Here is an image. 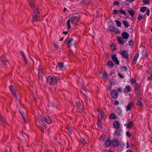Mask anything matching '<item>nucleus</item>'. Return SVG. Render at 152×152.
Returning a JSON list of instances; mask_svg holds the SVG:
<instances>
[{
    "mask_svg": "<svg viewBox=\"0 0 152 152\" xmlns=\"http://www.w3.org/2000/svg\"><path fill=\"white\" fill-rule=\"evenodd\" d=\"M79 20V18L78 17L76 16H73L70 17L69 20L67 22V28L68 29H70L71 28V24L74 25L76 24L78 22Z\"/></svg>",
    "mask_w": 152,
    "mask_h": 152,
    "instance_id": "1",
    "label": "nucleus"
},
{
    "mask_svg": "<svg viewBox=\"0 0 152 152\" xmlns=\"http://www.w3.org/2000/svg\"><path fill=\"white\" fill-rule=\"evenodd\" d=\"M58 77H57L50 76L47 79V81L48 83L51 85H54L57 82Z\"/></svg>",
    "mask_w": 152,
    "mask_h": 152,
    "instance_id": "2",
    "label": "nucleus"
},
{
    "mask_svg": "<svg viewBox=\"0 0 152 152\" xmlns=\"http://www.w3.org/2000/svg\"><path fill=\"white\" fill-rule=\"evenodd\" d=\"M39 11L37 8H35L33 10V21L34 22H36L38 20V18H39Z\"/></svg>",
    "mask_w": 152,
    "mask_h": 152,
    "instance_id": "3",
    "label": "nucleus"
},
{
    "mask_svg": "<svg viewBox=\"0 0 152 152\" xmlns=\"http://www.w3.org/2000/svg\"><path fill=\"white\" fill-rule=\"evenodd\" d=\"M66 66L64 65L62 63H58L56 66V70H61L64 71L65 69Z\"/></svg>",
    "mask_w": 152,
    "mask_h": 152,
    "instance_id": "4",
    "label": "nucleus"
},
{
    "mask_svg": "<svg viewBox=\"0 0 152 152\" xmlns=\"http://www.w3.org/2000/svg\"><path fill=\"white\" fill-rule=\"evenodd\" d=\"M111 95L114 99H116L118 96V94L116 90H112L111 91Z\"/></svg>",
    "mask_w": 152,
    "mask_h": 152,
    "instance_id": "5",
    "label": "nucleus"
},
{
    "mask_svg": "<svg viewBox=\"0 0 152 152\" xmlns=\"http://www.w3.org/2000/svg\"><path fill=\"white\" fill-rule=\"evenodd\" d=\"M75 44V42L72 38L69 39L67 42V45L69 47H71L72 46H75V47H76Z\"/></svg>",
    "mask_w": 152,
    "mask_h": 152,
    "instance_id": "6",
    "label": "nucleus"
},
{
    "mask_svg": "<svg viewBox=\"0 0 152 152\" xmlns=\"http://www.w3.org/2000/svg\"><path fill=\"white\" fill-rule=\"evenodd\" d=\"M0 60L2 62V64L4 66H7L8 63L4 55L1 56Z\"/></svg>",
    "mask_w": 152,
    "mask_h": 152,
    "instance_id": "7",
    "label": "nucleus"
},
{
    "mask_svg": "<svg viewBox=\"0 0 152 152\" xmlns=\"http://www.w3.org/2000/svg\"><path fill=\"white\" fill-rule=\"evenodd\" d=\"M112 59L113 62L115 63L116 64L118 65L119 64V61L118 59L116 57L115 55L112 54L111 55Z\"/></svg>",
    "mask_w": 152,
    "mask_h": 152,
    "instance_id": "8",
    "label": "nucleus"
},
{
    "mask_svg": "<svg viewBox=\"0 0 152 152\" xmlns=\"http://www.w3.org/2000/svg\"><path fill=\"white\" fill-rule=\"evenodd\" d=\"M109 29L110 31H113L116 33H120L118 29L113 26L110 27L109 28Z\"/></svg>",
    "mask_w": 152,
    "mask_h": 152,
    "instance_id": "9",
    "label": "nucleus"
},
{
    "mask_svg": "<svg viewBox=\"0 0 152 152\" xmlns=\"http://www.w3.org/2000/svg\"><path fill=\"white\" fill-rule=\"evenodd\" d=\"M122 130L121 129H118L115 132V134H116L117 137H120L121 135Z\"/></svg>",
    "mask_w": 152,
    "mask_h": 152,
    "instance_id": "10",
    "label": "nucleus"
},
{
    "mask_svg": "<svg viewBox=\"0 0 152 152\" xmlns=\"http://www.w3.org/2000/svg\"><path fill=\"white\" fill-rule=\"evenodd\" d=\"M134 106V104L132 102H129L126 107V110L128 111L131 110Z\"/></svg>",
    "mask_w": 152,
    "mask_h": 152,
    "instance_id": "11",
    "label": "nucleus"
},
{
    "mask_svg": "<svg viewBox=\"0 0 152 152\" xmlns=\"http://www.w3.org/2000/svg\"><path fill=\"white\" fill-rule=\"evenodd\" d=\"M21 54L22 56V58L24 60V63L26 66H27V60L26 58V56L24 54L23 51H22L21 52Z\"/></svg>",
    "mask_w": 152,
    "mask_h": 152,
    "instance_id": "12",
    "label": "nucleus"
},
{
    "mask_svg": "<svg viewBox=\"0 0 152 152\" xmlns=\"http://www.w3.org/2000/svg\"><path fill=\"white\" fill-rule=\"evenodd\" d=\"M112 144L113 146L114 147H116L119 145V142L117 139L112 140Z\"/></svg>",
    "mask_w": 152,
    "mask_h": 152,
    "instance_id": "13",
    "label": "nucleus"
},
{
    "mask_svg": "<svg viewBox=\"0 0 152 152\" xmlns=\"http://www.w3.org/2000/svg\"><path fill=\"white\" fill-rule=\"evenodd\" d=\"M131 88L129 86H127L125 87L124 89V92L125 94H126L130 92L131 90Z\"/></svg>",
    "mask_w": 152,
    "mask_h": 152,
    "instance_id": "14",
    "label": "nucleus"
},
{
    "mask_svg": "<svg viewBox=\"0 0 152 152\" xmlns=\"http://www.w3.org/2000/svg\"><path fill=\"white\" fill-rule=\"evenodd\" d=\"M10 90L15 95V96L16 98V100L18 102H19V101H18V97L16 96V95L15 94V91H14V88L12 86H10Z\"/></svg>",
    "mask_w": 152,
    "mask_h": 152,
    "instance_id": "15",
    "label": "nucleus"
},
{
    "mask_svg": "<svg viewBox=\"0 0 152 152\" xmlns=\"http://www.w3.org/2000/svg\"><path fill=\"white\" fill-rule=\"evenodd\" d=\"M121 35L123 38L125 39H127L129 36L128 34L126 32H124L122 33Z\"/></svg>",
    "mask_w": 152,
    "mask_h": 152,
    "instance_id": "16",
    "label": "nucleus"
},
{
    "mask_svg": "<svg viewBox=\"0 0 152 152\" xmlns=\"http://www.w3.org/2000/svg\"><path fill=\"white\" fill-rule=\"evenodd\" d=\"M133 123L132 122H128V124H124V126L127 128L129 129L131 128L133 126Z\"/></svg>",
    "mask_w": 152,
    "mask_h": 152,
    "instance_id": "17",
    "label": "nucleus"
},
{
    "mask_svg": "<svg viewBox=\"0 0 152 152\" xmlns=\"http://www.w3.org/2000/svg\"><path fill=\"white\" fill-rule=\"evenodd\" d=\"M45 122L48 124H50L52 121L51 118L48 116L45 117Z\"/></svg>",
    "mask_w": 152,
    "mask_h": 152,
    "instance_id": "18",
    "label": "nucleus"
},
{
    "mask_svg": "<svg viewBox=\"0 0 152 152\" xmlns=\"http://www.w3.org/2000/svg\"><path fill=\"white\" fill-rule=\"evenodd\" d=\"M113 126L116 129H118L120 127V124L118 122L115 121L113 122Z\"/></svg>",
    "mask_w": 152,
    "mask_h": 152,
    "instance_id": "19",
    "label": "nucleus"
},
{
    "mask_svg": "<svg viewBox=\"0 0 152 152\" xmlns=\"http://www.w3.org/2000/svg\"><path fill=\"white\" fill-rule=\"evenodd\" d=\"M122 56L125 58H128V55L127 51L126 50L123 51L122 53Z\"/></svg>",
    "mask_w": 152,
    "mask_h": 152,
    "instance_id": "20",
    "label": "nucleus"
},
{
    "mask_svg": "<svg viewBox=\"0 0 152 152\" xmlns=\"http://www.w3.org/2000/svg\"><path fill=\"white\" fill-rule=\"evenodd\" d=\"M115 113L119 115H121L122 114V111L121 109L119 107L116 108Z\"/></svg>",
    "mask_w": 152,
    "mask_h": 152,
    "instance_id": "21",
    "label": "nucleus"
},
{
    "mask_svg": "<svg viewBox=\"0 0 152 152\" xmlns=\"http://www.w3.org/2000/svg\"><path fill=\"white\" fill-rule=\"evenodd\" d=\"M19 112H20V114H21L23 120H24L25 123L26 124H27V122L26 121V120L25 118L23 115V114H24L23 113L22 110L20 108L19 109Z\"/></svg>",
    "mask_w": 152,
    "mask_h": 152,
    "instance_id": "22",
    "label": "nucleus"
},
{
    "mask_svg": "<svg viewBox=\"0 0 152 152\" xmlns=\"http://www.w3.org/2000/svg\"><path fill=\"white\" fill-rule=\"evenodd\" d=\"M137 104L139 106L141 107L142 106L143 104L142 102V100L141 98H140L138 100H137Z\"/></svg>",
    "mask_w": 152,
    "mask_h": 152,
    "instance_id": "23",
    "label": "nucleus"
},
{
    "mask_svg": "<svg viewBox=\"0 0 152 152\" xmlns=\"http://www.w3.org/2000/svg\"><path fill=\"white\" fill-rule=\"evenodd\" d=\"M128 11V13L131 16L133 17L134 16V12L131 9L129 10Z\"/></svg>",
    "mask_w": 152,
    "mask_h": 152,
    "instance_id": "24",
    "label": "nucleus"
},
{
    "mask_svg": "<svg viewBox=\"0 0 152 152\" xmlns=\"http://www.w3.org/2000/svg\"><path fill=\"white\" fill-rule=\"evenodd\" d=\"M108 65L110 68H112L113 66V64L111 61H109L108 62Z\"/></svg>",
    "mask_w": 152,
    "mask_h": 152,
    "instance_id": "25",
    "label": "nucleus"
},
{
    "mask_svg": "<svg viewBox=\"0 0 152 152\" xmlns=\"http://www.w3.org/2000/svg\"><path fill=\"white\" fill-rule=\"evenodd\" d=\"M110 144V141L109 140H107L105 142V145L107 147H108Z\"/></svg>",
    "mask_w": 152,
    "mask_h": 152,
    "instance_id": "26",
    "label": "nucleus"
},
{
    "mask_svg": "<svg viewBox=\"0 0 152 152\" xmlns=\"http://www.w3.org/2000/svg\"><path fill=\"white\" fill-rule=\"evenodd\" d=\"M118 41L122 44H124L123 39L121 37H118Z\"/></svg>",
    "mask_w": 152,
    "mask_h": 152,
    "instance_id": "27",
    "label": "nucleus"
},
{
    "mask_svg": "<svg viewBox=\"0 0 152 152\" xmlns=\"http://www.w3.org/2000/svg\"><path fill=\"white\" fill-rule=\"evenodd\" d=\"M98 111L100 114L101 119H102L104 116V112L102 111L99 110H98Z\"/></svg>",
    "mask_w": 152,
    "mask_h": 152,
    "instance_id": "28",
    "label": "nucleus"
},
{
    "mask_svg": "<svg viewBox=\"0 0 152 152\" xmlns=\"http://www.w3.org/2000/svg\"><path fill=\"white\" fill-rule=\"evenodd\" d=\"M110 119H115V115L114 113L111 114L109 116Z\"/></svg>",
    "mask_w": 152,
    "mask_h": 152,
    "instance_id": "29",
    "label": "nucleus"
},
{
    "mask_svg": "<svg viewBox=\"0 0 152 152\" xmlns=\"http://www.w3.org/2000/svg\"><path fill=\"white\" fill-rule=\"evenodd\" d=\"M123 23L124 25V26L126 27L127 28L129 26V24L128 22L126 21H123Z\"/></svg>",
    "mask_w": 152,
    "mask_h": 152,
    "instance_id": "30",
    "label": "nucleus"
},
{
    "mask_svg": "<svg viewBox=\"0 0 152 152\" xmlns=\"http://www.w3.org/2000/svg\"><path fill=\"white\" fill-rule=\"evenodd\" d=\"M115 21L117 26L119 27L121 26V23L120 21L117 20H115Z\"/></svg>",
    "mask_w": 152,
    "mask_h": 152,
    "instance_id": "31",
    "label": "nucleus"
},
{
    "mask_svg": "<svg viewBox=\"0 0 152 152\" xmlns=\"http://www.w3.org/2000/svg\"><path fill=\"white\" fill-rule=\"evenodd\" d=\"M67 130L69 134H72V130L70 127H68Z\"/></svg>",
    "mask_w": 152,
    "mask_h": 152,
    "instance_id": "32",
    "label": "nucleus"
},
{
    "mask_svg": "<svg viewBox=\"0 0 152 152\" xmlns=\"http://www.w3.org/2000/svg\"><path fill=\"white\" fill-rule=\"evenodd\" d=\"M0 121L3 123H6V122L5 119L4 118L1 117L0 116Z\"/></svg>",
    "mask_w": 152,
    "mask_h": 152,
    "instance_id": "33",
    "label": "nucleus"
},
{
    "mask_svg": "<svg viewBox=\"0 0 152 152\" xmlns=\"http://www.w3.org/2000/svg\"><path fill=\"white\" fill-rule=\"evenodd\" d=\"M121 70L122 72H126L127 70V68L125 66H122L121 68Z\"/></svg>",
    "mask_w": 152,
    "mask_h": 152,
    "instance_id": "34",
    "label": "nucleus"
},
{
    "mask_svg": "<svg viewBox=\"0 0 152 152\" xmlns=\"http://www.w3.org/2000/svg\"><path fill=\"white\" fill-rule=\"evenodd\" d=\"M119 11L120 12V13L123 14L124 15H126V12L124 10H119Z\"/></svg>",
    "mask_w": 152,
    "mask_h": 152,
    "instance_id": "35",
    "label": "nucleus"
},
{
    "mask_svg": "<svg viewBox=\"0 0 152 152\" xmlns=\"http://www.w3.org/2000/svg\"><path fill=\"white\" fill-rule=\"evenodd\" d=\"M134 88L136 91H137L139 89V87L138 84L136 83L135 84L134 86Z\"/></svg>",
    "mask_w": 152,
    "mask_h": 152,
    "instance_id": "36",
    "label": "nucleus"
},
{
    "mask_svg": "<svg viewBox=\"0 0 152 152\" xmlns=\"http://www.w3.org/2000/svg\"><path fill=\"white\" fill-rule=\"evenodd\" d=\"M102 77L103 79H106L107 78V77L108 76V75H107V74L105 73H104L102 74Z\"/></svg>",
    "mask_w": 152,
    "mask_h": 152,
    "instance_id": "37",
    "label": "nucleus"
},
{
    "mask_svg": "<svg viewBox=\"0 0 152 152\" xmlns=\"http://www.w3.org/2000/svg\"><path fill=\"white\" fill-rule=\"evenodd\" d=\"M146 10V7H142L140 8V11L142 12H144Z\"/></svg>",
    "mask_w": 152,
    "mask_h": 152,
    "instance_id": "38",
    "label": "nucleus"
},
{
    "mask_svg": "<svg viewBox=\"0 0 152 152\" xmlns=\"http://www.w3.org/2000/svg\"><path fill=\"white\" fill-rule=\"evenodd\" d=\"M142 15L141 14H139L138 17V20H142Z\"/></svg>",
    "mask_w": 152,
    "mask_h": 152,
    "instance_id": "39",
    "label": "nucleus"
},
{
    "mask_svg": "<svg viewBox=\"0 0 152 152\" xmlns=\"http://www.w3.org/2000/svg\"><path fill=\"white\" fill-rule=\"evenodd\" d=\"M129 45L131 46H133V41L132 40H130L129 42Z\"/></svg>",
    "mask_w": 152,
    "mask_h": 152,
    "instance_id": "40",
    "label": "nucleus"
},
{
    "mask_svg": "<svg viewBox=\"0 0 152 152\" xmlns=\"http://www.w3.org/2000/svg\"><path fill=\"white\" fill-rule=\"evenodd\" d=\"M142 1L143 3L147 4H148L149 3V1L148 0H142Z\"/></svg>",
    "mask_w": 152,
    "mask_h": 152,
    "instance_id": "41",
    "label": "nucleus"
},
{
    "mask_svg": "<svg viewBox=\"0 0 152 152\" xmlns=\"http://www.w3.org/2000/svg\"><path fill=\"white\" fill-rule=\"evenodd\" d=\"M98 118H99V117H98ZM101 121H100L99 119L98 120V123H97V125L99 127H100V128H101Z\"/></svg>",
    "mask_w": 152,
    "mask_h": 152,
    "instance_id": "42",
    "label": "nucleus"
},
{
    "mask_svg": "<svg viewBox=\"0 0 152 152\" xmlns=\"http://www.w3.org/2000/svg\"><path fill=\"white\" fill-rule=\"evenodd\" d=\"M82 142L84 144H85L86 143V141L84 138H83L82 139Z\"/></svg>",
    "mask_w": 152,
    "mask_h": 152,
    "instance_id": "43",
    "label": "nucleus"
},
{
    "mask_svg": "<svg viewBox=\"0 0 152 152\" xmlns=\"http://www.w3.org/2000/svg\"><path fill=\"white\" fill-rule=\"evenodd\" d=\"M126 136L129 137H130L131 136V134L129 132H126Z\"/></svg>",
    "mask_w": 152,
    "mask_h": 152,
    "instance_id": "44",
    "label": "nucleus"
},
{
    "mask_svg": "<svg viewBox=\"0 0 152 152\" xmlns=\"http://www.w3.org/2000/svg\"><path fill=\"white\" fill-rule=\"evenodd\" d=\"M29 4H30V7L31 8H33L34 6V4L33 3H32L31 2H30Z\"/></svg>",
    "mask_w": 152,
    "mask_h": 152,
    "instance_id": "45",
    "label": "nucleus"
},
{
    "mask_svg": "<svg viewBox=\"0 0 152 152\" xmlns=\"http://www.w3.org/2000/svg\"><path fill=\"white\" fill-rule=\"evenodd\" d=\"M39 129L40 130V131L42 132H44V129L41 126H39Z\"/></svg>",
    "mask_w": 152,
    "mask_h": 152,
    "instance_id": "46",
    "label": "nucleus"
},
{
    "mask_svg": "<svg viewBox=\"0 0 152 152\" xmlns=\"http://www.w3.org/2000/svg\"><path fill=\"white\" fill-rule=\"evenodd\" d=\"M118 76H119V77L121 78H123L124 77H123V75L120 73H118Z\"/></svg>",
    "mask_w": 152,
    "mask_h": 152,
    "instance_id": "47",
    "label": "nucleus"
},
{
    "mask_svg": "<svg viewBox=\"0 0 152 152\" xmlns=\"http://www.w3.org/2000/svg\"><path fill=\"white\" fill-rule=\"evenodd\" d=\"M113 14L115 15H117V11L116 10H113Z\"/></svg>",
    "mask_w": 152,
    "mask_h": 152,
    "instance_id": "48",
    "label": "nucleus"
},
{
    "mask_svg": "<svg viewBox=\"0 0 152 152\" xmlns=\"http://www.w3.org/2000/svg\"><path fill=\"white\" fill-rule=\"evenodd\" d=\"M114 4L115 5H118L119 4V3L117 1H115L114 2Z\"/></svg>",
    "mask_w": 152,
    "mask_h": 152,
    "instance_id": "49",
    "label": "nucleus"
},
{
    "mask_svg": "<svg viewBox=\"0 0 152 152\" xmlns=\"http://www.w3.org/2000/svg\"><path fill=\"white\" fill-rule=\"evenodd\" d=\"M118 91L120 92H121V93L122 92V89L120 87H119L118 88Z\"/></svg>",
    "mask_w": 152,
    "mask_h": 152,
    "instance_id": "50",
    "label": "nucleus"
},
{
    "mask_svg": "<svg viewBox=\"0 0 152 152\" xmlns=\"http://www.w3.org/2000/svg\"><path fill=\"white\" fill-rule=\"evenodd\" d=\"M131 81L133 83H135L136 82V80L133 78L131 79Z\"/></svg>",
    "mask_w": 152,
    "mask_h": 152,
    "instance_id": "51",
    "label": "nucleus"
},
{
    "mask_svg": "<svg viewBox=\"0 0 152 152\" xmlns=\"http://www.w3.org/2000/svg\"><path fill=\"white\" fill-rule=\"evenodd\" d=\"M126 145H127V146H126V148H129V142L128 141H127V142H126Z\"/></svg>",
    "mask_w": 152,
    "mask_h": 152,
    "instance_id": "52",
    "label": "nucleus"
},
{
    "mask_svg": "<svg viewBox=\"0 0 152 152\" xmlns=\"http://www.w3.org/2000/svg\"><path fill=\"white\" fill-rule=\"evenodd\" d=\"M149 13H150V11H149V10H148L146 11V14H147V15L148 16L149 15Z\"/></svg>",
    "mask_w": 152,
    "mask_h": 152,
    "instance_id": "53",
    "label": "nucleus"
},
{
    "mask_svg": "<svg viewBox=\"0 0 152 152\" xmlns=\"http://www.w3.org/2000/svg\"><path fill=\"white\" fill-rule=\"evenodd\" d=\"M139 54L138 53H137L135 56L134 58H135L136 59H137V58H138L139 56Z\"/></svg>",
    "mask_w": 152,
    "mask_h": 152,
    "instance_id": "54",
    "label": "nucleus"
},
{
    "mask_svg": "<svg viewBox=\"0 0 152 152\" xmlns=\"http://www.w3.org/2000/svg\"><path fill=\"white\" fill-rule=\"evenodd\" d=\"M137 59L135 58H134V60H133V63L134 64H136L137 62Z\"/></svg>",
    "mask_w": 152,
    "mask_h": 152,
    "instance_id": "55",
    "label": "nucleus"
},
{
    "mask_svg": "<svg viewBox=\"0 0 152 152\" xmlns=\"http://www.w3.org/2000/svg\"><path fill=\"white\" fill-rule=\"evenodd\" d=\"M39 123L41 125H43V121L42 120H39Z\"/></svg>",
    "mask_w": 152,
    "mask_h": 152,
    "instance_id": "56",
    "label": "nucleus"
},
{
    "mask_svg": "<svg viewBox=\"0 0 152 152\" xmlns=\"http://www.w3.org/2000/svg\"><path fill=\"white\" fill-rule=\"evenodd\" d=\"M119 103V102L118 101H115V104L116 105H118Z\"/></svg>",
    "mask_w": 152,
    "mask_h": 152,
    "instance_id": "57",
    "label": "nucleus"
},
{
    "mask_svg": "<svg viewBox=\"0 0 152 152\" xmlns=\"http://www.w3.org/2000/svg\"><path fill=\"white\" fill-rule=\"evenodd\" d=\"M80 103H78L77 104L78 107L79 108H81L80 107Z\"/></svg>",
    "mask_w": 152,
    "mask_h": 152,
    "instance_id": "58",
    "label": "nucleus"
},
{
    "mask_svg": "<svg viewBox=\"0 0 152 152\" xmlns=\"http://www.w3.org/2000/svg\"><path fill=\"white\" fill-rule=\"evenodd\" d=\"M54 102L53 101H52L51 102V104L52 106H54Z\"/></svg>",
    "mask_w": 152,
    "mask_h": 152,
    "instance_id": "59",
    "label": "nucleus"
},
{
    "mask_svg": "<svg viewBox=\"0 0 152 152\" xmlns=\"http://www.w3.org/2000/svg\"><path fill=\"white\" fill-rule=\"evenodd\" d=\"M150 74L151 75V76L152 77V69H150Z\"/></svg>",
    "mask_w": 152,
    "mask_h": 152,
    "instance_id": "60",
    "label": "nucleus"
},
{
    "mask_svg": "<svg viewBox=\"0 0 152 152\" xmlns=\"http://www.w3.org/2000/svg\"><path fill=\"white\" fill-rule=\"evenodd\" d=\"M43 152H48V150L47 149H45L44 150Z\"/></svg>",
    "mask_w": 152,
    "mask_h": 152,
    "instance_id": "61",
    "label": "nucleus"
},
{
    "mask_svg": "<svg viewBox=\"0 0 152 152\" xmlns=\"http://www.w3.org/2000/svg\"><path fill=\"white\" fill-rule=\"evenodd\" d=\"M111 87H108L107 88V90L108 91H110L111 90Z\"/></svg>",
    "mask_w": 152,
    "mask_h": 152,
    "instance_id": "62",
    "label": "nucleus"
},
{
    "mask_svg": "<svg viewBox=\"0 0 152 152\" xmlns=\"http://www.w3.org/2000/svg\"><path fill=\"white\" fill-rule=\"evenodd\" d=\"M54 47H55L56 48H58V45H56V44H54Z\"/></svg>",
    "mask_w": 152,
    "mask_h": 152,
    "instance_id": "63",
    "label": "nucleus"
},
{
    "mask_svg": "<svg viewBox=\"0 0 152 152\" xmlns=\"http://www.w3.org/2000/svg\"><path fill=\"white\" fill-rule=\"evenodd\" d=\"M126 152H133L132 151H131L130 150H127Z\"/></svg>",
    "mask_w": 152,
    "mask_h": 152,
    "instance_id": "64",
    "label": "nucleus"
}]
</instances>
